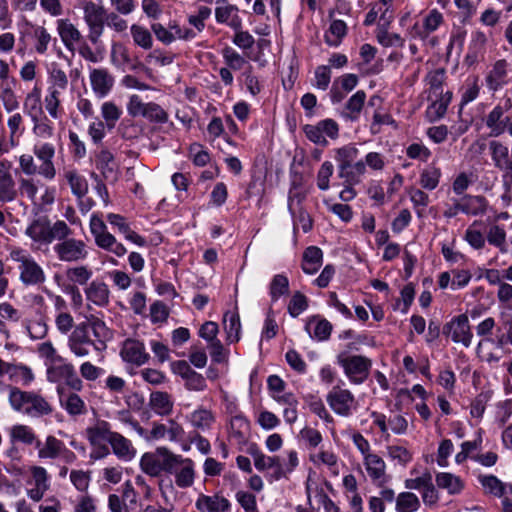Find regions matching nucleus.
<instances>
[{"label": "nucleus", "mask_w": 512, "mask_h": 512, "mask_svg": "<svg viewBox=\"0 0 512 512\" xmlns=\"http://www.w3.org/2000/svg\"><path fill=\"white\" fill-rule=\"evenodd\" d=\"M87 299L98 306H103L109 301V290L105 283L92 282L86 289Z\"/></svg>", "instance_id": "e433bc0d"}, {"label": "nucleus", "mask_w": 512, "mask_h": 512, "mask_svg": "<svg viewBox=\"0 0 512 512\" xmlns=\"http://www.w3.org/2000/svg\"><path fill=\"white\" fill-rule=\"evenodd\" d=\"M236 500L245 510V512H258L256 497L252 493L246 491H238L236 493Z\"/></svg>", "instance_id": "774afa93"}, {"label": "nucleus", "mask_w": 512, "mask_h": 512, "mask_svg": "<svg viewBox=\"0 0 512 512\" xmlns=\"http://www.w3.org/2000/svg\"><path fill=\"white\" fill-rule=\"evenodd\" d=\"M140 467L149 476L157 477L162 472L161 455L157 453H145L140 460Z\"/></svg>", "instance_id": "58836bf2"}, {"label": "nucleus", "mask_w": 512, "mask_h": 512, "mask_svg": "<svg viewBox=\"0 0 512 512\" xmlns=\"http://www.w3.org/2000/svg\"><path fill=\"white\" fill-rule=\"evenodd\" d=\"M308 306L307 298L300 292H296L288 305V312L292 317L300 315Z\"/></svg>", "instance_id": "0e129e2a"}, {"label": "nucleus", "mask_w": 512, "mask_h": 512, "mask_svg": "<svg viewBox=\"0 0 512 512\" xmlns=\"http://www.w3.org/2000/svg\"><path fill=\"white\" fill-rule=\"evenodd\" d=\"M430 105L427 107L426 116L430 122H435L444 117L452 99V92L446 91L441 96H427Z\"/></svg>", "instance_id": "dca6fc26"}, {"label": "nucleus", "mask_w": 512, "mask_h": 512, "mask_svg": "<svg viewBox=\"0 0 512 512\" xmlns=\"http://www.w3.org/2000/svg\"><path fill=\"white\" fill-rule=\"evenodd\" d=\"M436 483L439 488L446 489L450 494L460 492L463 487L461 480L451 473H438Z\"/></svg>", "instance_id": "de8ad7c7"}, {"label": "nucleus", "mask_w": 512, "mask_h": 512, "mask_svg": "<svg viewBox=\"0 0 512 512\" xmlns=\"http://www.w3.org/2000/svg\"><path fill=\"white\" fill-rule=\"evenodd\" d=\"M366 100V93L363 90L357 91L347 101L345 108L347 113L345 116L350 120H357Z\"/></svg>", "instance_id": "79ce46f5"}, {"label": "nucleus", "mask_w": 512, "mask_h": 512, "mask_svg": "<svg viewBox=\"0 0 512 512\" xmlns=\"http://www.w3.org/2000/svg\"><path fill=\"white\" fill-rule=\"evenodd\" d=\"M224 329L227 333V340L237 342L240 339L241 323L237 312L228 311L223 317Z\"/></svg>", "instance_id": "2f4dec72"}, {"label": "nucleus", "mask_w": 512, "mask_h": 512, "mask_svg": "<svg viewBox=\"0 0 512 512\" xmlns=\"http://www.w3.org/2000/svg\"><path fill=\"white\" fill-rule=\"evenodd\" d=\"M329 31L335 39H331L329 35L325 36V41L330 46H337L340 40L346 35L347 26L342 20H334L329 28Z\"/></svg>", "instance_id": "6e6d98bb"}, {"label": "nucleus", "mask_w": 512, "mask_h": 512, "mask_svg": "<svg viewBox=\"0 0 512 512\" xmlns=\"http://www.w3.org/2000/svg\"><path fill=\"white\" fill-rule=\"evenodd\" d=\"M108 443L111 445L113 453L119 459L128 461L134 458L136 454V450L131 441L120 433L114 432Z\"/></svg>", "instance_id": "aec40b11"}, {"label": "nucleus", "mask_w": 512, "mask_h": 512, "mask_svg": "<svg viewBox=\"0 0 512 512\" xmlns=\"http://www.w3.org/2000/svg\"><path fill=\"white\" fill-rule=\"evenodd\" d=\"M66 178L70 184L72 193L75 196L81 199L87 194L88 183L83 177H81L74 171H69L66 174Z\"/></svg>", "instance_id": "8fccbe9b"}, {"label": "nucleus", "mask_w": 512, "mask_h": 512, "mask_svg": "<svg viewBox=\"0 0 512 512\" xmlns=\"http://www.w3.org/2000/svg\"><path fill=\"white\" fill-rule=\"evenodd\" d=\"M215 9V18L218 23H226L234 30L242 27V21L238 16V8L230 4L227 0H217Z\"/></svg>", "instance_id": "ddd939ff"}, {"label": "nucleus", "mask_w": 512, "mask_h": 512, "mask_svg": "<svg viewBox=\"0 0 512 512\" xmlns=\"http://www.w3.org/2000/svg\"><path fill=\"white\" fill-rule=\"evenodd\" d=\"M66 276L71 282L78 283L80 285H84L91 278L92 272L85 266H79V267L69 268L66 271Z\"/></svg>", "instance_id": "13d9d810"}, {"label": "nucleus", "mask_w": 512, "mask_h": 512, "mask_svg": "<svg viewBox=\"0 0 512 512\" xmlns=\"http://www.w3.org/2000/svg\"><path fill=\"white\" fill-rule=\"evenodd\" d=\"M191 424L203 431L209 429L215 421V417L210 410L199 408L190 416Z\"/></svg>", "instance_id": "a18cd8bd"}, {"label": "nucleus", "mask_w": 512, "mask_h": 512, "mask_svg": "<svg viewBox=\"0 0 512 512\" xmlns=\"http://www.w3.org/2000/svg\"><path fill=\"white\" fill-rule=\"evenodd\" d=\"M487 240L491 245H494L500 248L501 252H506L505 241H506V232L503 228L498 225H494L490 227Z\"/></svg>", "instance_id": "bf43d9fd"}, {"label": "nucleus", "mask_w": 512, "mask_h": 512, "mask_svg": "<svg viewBox=\"0 0 512 512\" xmlns=\"http://www.w3.org/2000/svg\"><path fill=\"white\" fill-rule=\"evenodd\" d=\"M61 406L71 416L82 415L86 413V404L76 393L65 394L63 389L58 388Z\"/></svg>", "instance_id": "4be33fe9"}, {"label": "nucleus", "mask_w": 512, "mask_h": 512, "mask_svg": "<svg viewBox=\"0 0 512 512\" xmlns=\"http://www.w3.org/2000/svg\"><path fill=\"white\" fill-rule=\"evenodd\" d=\"M89 78L92 90L99 98L107 96L113 88L114 77L105 68L91 69Z\"/></svg>", "instance_id": "9d476101"}, {"label": "nucleus", "mask_w": 512, "mask_h": 512, "mask_svg": "<svg viewBox=\"0 0 512 512\" xmlns=\"http://www.w3.org/2000/svg\"><path fill=\"white\" fill-rule=\"evenodd\" d=\"M34 482L36 488H34V502L42 498L44 491L48 488L47 484V473L42 467L34 466Z\"/></svg>", "instance_id": "5fc2aeb1"}, {"label": "nucleus", "mask_w": 512, "mask_h": 512, "mask_svg": "<svg viewBox=\"0 0 512 512\" xmlns=\"http://www.w3.org/2000/svg\"><path fill=\"white\" fill-rule=\"evenodd\" d=\"M250 422L242 414L235 415L230 420V437L239 445L248 441Z\"/></svg>", "instance_id": "412c9836"}, {"label": "nucleus", "mask_w": 512, "mask_h": 512, "mask_svg": "<svg viewBox=\"0 0 512 512\" xmlns=\"http://www.w3.org/2000/svg\"><path fill=\"white\" fill-rule=\"evenodd\" d=\"M478 480L486 493L496 497H503L508 493V490L512 492V485L503 483L494 475H479Z\"/></svg>", "instance_id": "393cba45"}, {"label": "nucleus", "mask_w": 512, "mask_h": 512, "mask_svg": "<svg viewBox=\"0 0 512 512\" xmlns=\"http://www.w3.org/2000/svg\"><path fill=\"white\" fill-rule=\"evenodd\" d=\"M102 116L107 125L112 128L121 116V110L113 102H105L101 107Z\"/></svg>", "instance_id": "e2e57ef3"}, {"label": "nucleus", "mask_w": 512, "mask_h": 512, "mask_svg": "<svg viewBox=\"0 0 512 512\" xmlns=\"http://www.w3.org/2000/svg\"><path fill=\"white\" fill-rule=\"evenodd\" d=\"M121 356L124 361L137 366L143 365L149 360V354L146 352L144 344L135 339L124 341Z\"/></svg>", "instance_id": "9b49d317"}, {"label": "nucleus", "mask_w": 512, "mask_h": 512, "mask_svg": "<svg viewBox=\"0 0 512 512\" xmlns=\"http://www.w3.org/2000/svg\"><path fill=\"white\" fill-rule=\"evenodd\" d=\"M358 149L353 145L339 148L335 159L338 163V176L344 179L345 184L357 185L361 182L366 172V165L362 160H357Z\"/></svg>", "instance_id": "f257e3e1"}, {"label": "nucleus", "mask_w": 512, "mask_h": 512, "mask_svg": "<svg viewBox=\"0 0 512 512\" xmlns=\"http://www.w3.org/2000/svg\"><path fill=\"white\" fill-rule=\"evenodd\" d=\"M82 324H87V330L90 328L93 332L94 337L96 338V340L94 341L98 343V345L101 346L102 349H104V340L108 336V329L105 323L99 318L91 316L90 318L87 319L86 322H83Z\"/></svg>", "instance_id": "c03bdc74"}, {"label": "nucleus", "mask_w": 512, "mask_h": 512, "mask_svg": "<svg viewBox=\"0 0 512 512\" xmlns=\"http://www.w3.org/2000/svg\"><path fill=\"white\" fill-rule=\"evenodd\" d=\"M9 257L18 264L20 271V280L25 285L32 283V258L30 253L21 248H14L10 251Z\"/></svg>", "instance_id": "2eb2a0df"}, {"label": "nucleus", "mask_w": 512, "mask_h": 512, "mask_svg": "<svg viewBox=\"0 0 512 512\" xmlns=\"http://www.w3.org/2000/svg\"><path fill=\"white\" fill-rule=\"evenodd\" d=\"M96 166L105 180L114 181L117 179L116 163L110 151L106 149L100 151L97 156Z\"/></svg>", "instance_id": "5701e85b"}, {"label": "nucleus", "mask_w": 512, "mask_h": 512, "mask_svg": "<svg viewBox=\"0 0 512 512\" xmlns=\"http://www.w3.org/2000/svg\"><path fill=\"white\" fill-rule=\"evenodd\" d=\"M12 442H21L24 444L32 443V431L25 425H14L10 431Z\"/></svg>", "instance_id": "680f3d73"}, {"label": "nucleus", "mask_w": 512, "mask_h": 512, "mask_svg": "<svg viewBox=\"0 0 512 512\" xmlns=\"http://www.w3.org/2000/svg\"><path fill=\"white\" fill-rule=\"evenodd\" d=\"M249 453L253 456L254 465L256 469L260 471L270 469L273 468L275 465H278L279 457L277 456H266L262 452L254 448H250Z\"/></svg>", "instance_id": "603ef678"}, {"label": "nucleus", "mask_w": 512, "mask_h": 512, "mask_svg": "<svg viewBox=\"0 0 512 512\" xmlns=\"http://www.w3.org/2000/svg\"><path fill=\"white\" fill-rule=\"evenodd\" d=\"M426 85L428 86L427 89V96H441V94L444 92V81H445V69L444 68H437L433 71H430L425 79H424Z\"/></svg>", "instance_id": "cd10ccee"}, {"label": "nucleus", "mask_w": 512, "mask_h": 512, "mask_svg": "<svg viewBox=\"0 0 512 512\" xmlns=\"http://www.w3.org/2000/svg\"><path fill=\"white\" fill-rule=\"evenodd\" d=\"M62 240L54 247L60 261L77 262L86 259L88 251L84 241L68 237Z\"/></svg>", "instance_id": "423d86ee"}, {"label": "nucleus", "mask_w": 512, "mask_h": 512, "mask_svg": "<svg viewBox=\"0 0 512 512\" xmlns=\"http://www.w3.org/2000/svg\"><path fill=\"white\" fill-rule=\"evenodd\" d=\"M333 174V165L329 161H325L317 174V186L320 190H327L329 188V179Z\"/></svg>", "instance_id": "338daca9"}, {"label": "nucleus", "mask_w": 512, "mask_h": 512, "mask_svg": "<svg viewBox=\"0 0 512 512\" xmlns=\"http://www.w3.org/2000/svg\"><path fill=\"white\" fill-rule=\"evenodd\" d=\"M388 25L389 20H385V23L379 24L377 32H376V38L378 42L383 45L384 47H391V46H397L402 47L404 46V39L396 33H389L388 32Z\"/></svg>", "instance_id": "c9c22d12"}, {"label": "nucleus", "mask_w": 512, "mask_h": 512, "mask_svg": "<svg viewBox=\"0 0 512 512\" xmlns=\"http://www.w3.org/2000/svg\"><path fill=\"white\" fill-rule=\"evenodd\" d=\"M364 464L369 477L379 486H383L387 482L386 465L381 457L376 454H366Z\"/></svg>", "instance_id": "a211bd4d"}, {"label": "nucleus", "mask_w": 512, "mask_h": 512, "mask_svg": "<svg viewBox=\"0 0 512 512\" xmlns=\"http://www.w3.org/2000/svg\"><path fill=\"white\" fill-rule=\"evenodd\" d=\"M507 61L504 59L498 60L492 70L487 75L486 81L490 89L497 90L502 84L505 83L507 76Z\"/></svg>", "instance_id": "473e14b6"}, {"label": "nucleus", "mask_w": 512, "mask_h": 512, "mask_svg": "<svg viewBox=\"0 0 512 512\" xmlns=\"http://www.w3.org/2000/svg\"><path fill=\"white\" fill-rule=\"evenodd\" d=\"M113 433L106 421H100L95 426L86 429L87 438L94 446L100 445L103 441L109 442Z\"/></svg>", "instance_id": "7c9ffc66"}, {"label": "nucleus", "mask_w": 512, "mask_h": 512, "mask_svg": "<svg viewBox=\"0 0 512 512\" xmlns=\"http://www.w3.org/2000/svg\"><path fill=\"white\" fill-rule=\"evenodd\" d=\"M133 41L139 47L149 50L152 48L153 40L150 31L140 25L133 24L130 28Z\"/></svg>", "instance_id": "09e8293b"}, {"label": "nucleus", "mask_w": 512, "mask_h": 512, "mask_svg": "<svg viewBox=\"0 0 512 512\" xmlns=\"http://www.w3.org/2000/svg\"><path fill=\"white\" fill-rule=\"evenodd\" d=\"M37 447L39 448L38 455L40 458L54 459L63 451L64 444L54 436H48L44 445L41 446L38 442Z\"/></svg>", "instance_id": "a19ab883"}, {"label": "nucleus", "mask_w": 512, "mask_h": 512, "mask_svg": "<svg viewBox=\"0 0 512 512\" xmlns=\"http://www.w3.org/2000/svg\"><path fill=\"white\" fill-rule=\"evenodd\" d=\"M149 404L154 412L162 416L170 414L173 408L170 396L161 391L151 393Z\"/></svg>", "instance_id": "4c0bfd02"}, {"label": "nucleus", "mask_w": 512, "mask_h": 512, "mask_svg": "<svg viewBox=\"0 0 512 512\" xmlns=\"http://www.w3.org/2000/svg\"><path fill=\"white\" fill-rule=\"evenodd\" d=\"M337 360L352 383L361 384L368 378L372 367V361L369 358L362 355L340 354Z\"/></svg>", "instance_id": "20e7f679"}, {"label": "nucleus", "mask_w": 512, "mask_h": 512, "mask_svg": "<svg viewBox=\"0 0 512 512\" xmlns=\"http://www.w3.org/2000/svg\"><path fill=\"white\" fill-rule=\"evenodd\" d=\"M7 126L9 130V140L8 142L0 143V150L2 152H8L11 148L17 147L25 131L23 118L19 113H14L8 118Z\"/></svg>", "instance_id": "f3484780"}, {"label": "nucleus", "mask_w": 512, "mask_h": 512, "mask_svg": "<svg viewBox=\"0 0 512 512\" xmlns=\"http://www.w3.org/2000/svg\"><path fill=\"white\" fill-rule=\"evenodd\" d=\"M59 35L69 50H73L74 44L81 39L80 31L68 20L58 21Z\"/></svg>", "instance_id": "c756f323"}, {"label": "nucleus", "mask_w": 512, "mask_h": 512, "mask_svg": "<svg viewBox=\"0 0 512 512\" xmlns=\"http://www.w3.org/2000/svg\"><path fill=\"white\" fill-rule=\"evenodd\" d=\"M441 172L438 168L430 167L425 169L420 177V184L424 189L433 190L439 183Z\"/></svg>", "instance_id": "4d7b16f0"}, {"label": "nucleus", "mask_w": 512, "mask_h": 512, "mask_svg": "<svg viewBox=\"0 0 512 512\" xmlns=\"http://www.w3.org/2000/svg\"><path fill=\"white\" fill-rule=\"evenodd\" d=\"M38 160L41 164L37 167L38 173L47 179H52L55 176V167L51 161L54 156L55 149L51 144H43L38 150L35 151Z\"/></svg>", "instance_id": "6ab92c4d"}, {"label": "nucleus", "mask_w": 512, "mask_h": 512, "mask_svg": "<svg viewBox=\"0 0 512 512\" xmlns=\"http://www.w3.org/2000/svg\"><path fill=\"white\" fill-rule=\"evenodd\" d=\"M443 333L450 336L453 342L462 343L465 347L470 346L473 337L466 314L458 315L445 324Z\"/></svg>", "instance_id": "6e6552de"}, {"label": "nucleus", "mask_w": 512, "mask_h": 512, "mask_svg": "<svg viewBox=\"0 0 512 512\" xmlns=\"http://www.w3.org/2000/svg\"><path fill=\"white\" fill-rule=\"evenodd\" d=\"M129 115L133 117L142 116L150 122L166 123L168 113L157 103H144L138 95H132L127 104Z\"/></svg>", "instance_id": "39448f33"}, {"label": "nucleus", "mask_w": 512, "mask_h": 512, "mask_svg": "<svg viewBox=\"0 0 512 512\" xmlns=\"http://www.w3.org/2000/svg\"><path fill=\"white\" fill-rule=\"evenodd\" d=\"M195 508L199 512H229L231 503L219 494L212 496L199 494L195 501Z\"/></svg>", "instance_id": "f8f14e48"}, {"label": "nucleus", "mask_w": 512, "mask_h": 512, "mask_svg": "<svg viewBox=\"0 0 512 512\" xmlns=\"http://www.w3.org/2000/svg\"><path fill=\"white\" fill-rule=\"evenodd\" d=\"M71 234V229L68 225L58 220L54 224H51L47 217H39L34 220V244L37 249L45 247L51 244L55 239L62 240Z\"/></svg>", "instance_id": "f03ea898"}, {"label": "nucleus", "mask_w": 512, "mask_h": 512, "mask_svg": "<svg viewBox=\"0 0 512 512\" xmlns=\"http://www.w3.org/2000/svg\"><path fill=\"white\" fill-rule=\"evenodd\" d=\"M95 350H102V347L92 340L87 331V324H79L75 327L68 338V347L77 357H85L89 354V347Z\"/></svg>", "instance_id": "0eeeda50"}, {"label": "nucleus", "mask_w": 512, "mask_h": 512, "mask_svg": "<svg viewBox=\"0 0 512 512\" xmlns=\"http://www.w3.org/2000/svg\"><path fill=\"white\" fill-rule=\"evenodd\" d=\"M323 252L319 247L309 246L302 257V269L306 274L316 273L322 265Z\"/></svg>", "instance_id": "b1692460"}, {"label": "nucleus", "mask_w": 512, "mask_h": 512, "mask_svg": "<svg viewBox=\"0 0 512 512\" xmlns=\"http://www.w3.org/2000/svg\"><path fill=\"white\" fill-rule=\"evenodd\" d=\"M5 374L8 375L12 382L20 385H27L32 379L30 368L23 364L7 363Z\"/></svg>", "instance_id": "72a5a7b5"}, {"label": "nucleus", "mask_w": 512, "mask_h": 512, "mask_svg": "<svg viewBox=\"0 0 512 512\" xmlns=\"http://www.w3.org/2000/svg\"><path fill=\"white\" fill-rule=\"evenodd\" d=\"M327 402L338 415L349 416L355 406L353 394L346 389L334 387L327 395Z\"/></svg>", "instance_id": "1a4fd4ad"}, {"label": "nucleus", "mask_w": 512, "mask_h": 512, "mask_svg": "<svg viewBox=\"0 0 512 512\" xmlns=\"http://www.w3.org/2000/svg\"><path fill=\"white\" fill-rule=\"evenodd\" d=\"M223 57L230 69L240 70L246 63L245 59L230 47L223 49Z\"/></svg>", "instance_id": "69168bd1"}, {"label": "nucleus", "mask_w": 512, "mask_h": 512, "mask_svg": "<svg viewBox=\"0 0 512 512\" xmlns=\"http://www.w3.org/2000/svg\"><path fill=\"white\" fill-rule=\"evenodd\" d=\"M289 291V281L285 275H275L270 284V295L273 301L278 300L282 295Z\"/></svg>", "instance_id": "3c124183"}, {"label": "nucleus", "mask_w": 512, "mask_h": 512, "mask_svg": "<svg viewBox=\"0 0 512 512\" xmlns=\"http://www.w3.org/2000/svg\"><path fill=\"white\" fill-rule=\"evenodd\" d=\"M503 109L500 106H496L487 116L486 125L491 129L492 134L499 136L505 130L507 120H501L503 116Z\"/></svg>", "instance_id": "49530a36"}, {"label": "nucleus", "mask_w": 512, "mask_h": 512, "mask_svg": "<svg viewBox=\"0 0 512 512\" xmlns=\"http://www.w3.org/2000/svg\"><path fill=\"white\" fill-rule=\"evenodd\" d=\"M82 9L84 21L88 26L87 37L92 44L96 45L104 33L107 12L102 5L91 0L85 1Z\"/></svg>", "instance_id": "7ed1b4c3"}, {"label": "nucleus", "mask_w": 512, "mask_h": 512, "mask_svg": "<svg viewBox=\"0 0 512 512\" xmlns=\"http://www.w3.org/2000/svg\"><path fill=\"white\" fill-rule=\"evenodd\" d=\"M157 453L161 455L162 472L164 471L170 474H174L185 460V458H182L180 455L173 454L166 447H158Z\"/></svg>", "instance_id": "ea45409f"}, {"label": "nucleus", "mask_w": 512, "mask_h": 512, "mask_svg": "<svg viewBox=\"0 0 512 512\" xmlns=\"http://www.w3.org/2000/svg\"><path fill=\"white\" fill-rule=\"evenodd\" d=\"M455 209L471 215L483 214L487 209V201L483 196H466L455 204Z\"/></svg>", "instance_id": "a878e982"}, {"label": "nucleus", "mask_w": 512, "mask_h": 512, "mask_svg": "<svg viewBox=\"0 0 512 512\" xmlns=\"http://www.w3.org/2000/svg\"><path fill=\"white\" fill-rule=\"evenodd\" d=\"M95 242L98 247L114 253L116 256H123L127 250L123 244L117 242L116 238L109 232L105 231L101 235H97Z\"/></svg>", "instance_id": "f704fd0d"}, {"label": "nucleus", "mask_w": 512, "mask_h": 512, "mask_svg": "<svg viewBox=\"0 0 512 512\" xmlns=\"http://www.w3.org/2000/svg\"><path fill=\"white\" fill-rule=\"evenodd\" d=\"M9 401L12 408L20 413L29 414L32 410V395L19 388L10 389Z\"/></svg>", "instance_id": "bb28decb"}, {"label": "nucleus", "mask_w": 512, "mask_h": 512, "mask_svg": "<svg viewBox=\"0 0 512 512\" xmlns=\"http://www.w3.org/2000/svg\"><path fill=\"white\" fill-rule=\"evenodd\" d=\"M37 352L45 360L46 367L63 361V358L57 354L56 349L49 341L40 343L37 347Z\"/></svg>", "instance_id": "864d4df0"}, {"label": "nucleus", "mask_w": 512, "mask_h": 512, "mask_svg": "<svg viewBox=\"0 0 512 512\" xmlns=\"http://www.w3.org/2000/svg\"><path fill=\"white\" fill-rule=\"evenodd\" d=\"M174 474L175 483L179 488H188L192 486L195 478L194 464L192 460L185 458Z\"/></svg>", "instance_id": "c85d7f7f"}, {"label": "nucleus", "mask_w": 512, "mask_h": 512, "mask_svg": "<svg viewBox=\"0 0 512 512\" xmlns=\"http://www.w3.org/2000/svg\"><path fill=\"white\" fill-rule=\"evenodd\" d=\"M396 511L397 512H415L420 507V501L418 497L412 492H402L396 499Z\"/></svg>", "instance_id": "37998d69"}, {"label": "nucleus", "mask_w": 512, "mask_h": 512, "mask_svg": "<svg viewBox=\"0 0 512 512\" xmlns=\"http://www.w3.org/2000/svg\"><path fill=\"white\" fill-rule=\"evenodd\" d=\"M17 190L11 174V164L0 162V202H11L15 199Z\"/></svg>", "instance_id": "4468645a"}, {"label": "nucleus", "mask_w": 512, "mask_h": 512, "mask_svg": "<svg viewBox=\"0 0 512 512\" xmlns=\"http://www.w3.org/2000/svg\"><path fill=\"white\" fill-rule=\"evenodd\" d=\"M72 364L63 363L60 365L50 364L47 366V379L52 383H57L66 378V375L69 372V369Z\"/></svg>", "instance_id": "052dcab7"}]
</instances>
